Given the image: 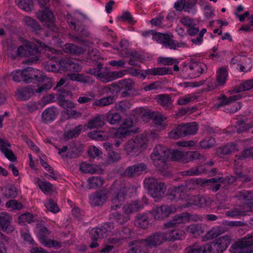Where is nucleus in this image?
Masks as SVG:
<instances>
[{"instance_id": "nucleus-1", "label": "nucleus", "mask_w": 253, "mask_h": 253, "mask_svg": "<svg viewBox=\"0 0 253 253\" xmlns=\"http://www.w3.org/2000/svg\"><path fill=\"white\" fill-rule=\"evenodd\" d=\"M112 187L114 192L111 199V209L116 210L125 201L127 193L132 186L125 181L117 180L114 183Z\"/></svg>"}, {"instance_id": "nucleus-2", "label": "nucleus", "mask_w": 253, "mask_h": 253, "mask_svg": "<svg viewBox=\"0 0 253 253\" xmlns=\"http://www.w3.org/2000/svg\"><path fill=\"white\" fill-rule=\"evenodd\" d=\"M37 44L28 42L25 44L21 45L18 47V52L20 56L29 57L35 56L27 59L23 62L24 63H36L39 60L38 55L40 54V48L43 49L46 47V45L42 42L36 41Z\"/></svg>"}, {"instance_id": "nucleus-3", "label": "nucleus", "mask_w": 253, "mask_h": 253, "mask_svg": "<svg viewBox=\"0 0 253 253\" xmlns=\"http://www.w3.org/2000/svg\"><path fill=\"white\" fill-rule=\"evenodd\" d=\"M37 71L30 67H27L22 70H17L11 73L13 80L15 82H20L23 81L26 83H31L33 80L39 82L43 81L44 77L34 74Z\"/></svg>"}, {"instance_id": "nucleus-4", "label": "nucleus", "mask_w": 253, "mask_h": 253, "mask_svg": "<svg viewBox=\"0 0 253 253\" xmlns=\"http://www.w3.org/2000/svg\"><path fill=\"white\" fill-rule=\"evenodd\" d=\"M145 186L150 195L154 197L160 199L164 196L167 186L163 182H159L154 177H148L144 180Z\"/></svg>"}, {"instance_id": "nucleus-5", "label": "nucleus", "mask_w": 253, "mask_h": 253, "mask_svg": "<svg viewBox=\"0 0 253 253\" xmlns=\"http://www.w3.org/2000/svg\"><path fill=\"white\" fill-rule=\"evenodd\" d=\"M139 240L147 250H149V249L158 248L165 242L168 241L169 239L166 233L158 231L147 236L144 239Z\"/></svg>"}, {"instance_id": "nucleus-6", "label": "nucleus", "mask_w": 253, "mask_h": 253, "mask_svg": "<svg viewBox=\"0 0 253 253\" xmlns=\"http://www.w3.org/2000/svg\"><path fill=\"white\" fill-rule=\"evenodd\" d=\"M146 141L145 135L142 134L139 135L129 140L126 143L124 149L128 154L137 155L141 152L140 148L146 144Z\"/></svg>"}, {"instance_id": "nucleus-7", "label": "nucleus", "mask_w": 253, "mask_h": 253, "mask_svg": "<svg viewBox=\"0 0 253 253\" xmlns=\"http://www.w3.org/2000/svg\"><path fill=\"white\" fill-rule=\"evenodd\" d=\"M37 17L42 22L46 24L47 27L53 32H57V27L54 24L55 18L49 6H45L43 9L39 10Z\"/></svg>"}, {"instance_id": "nucleus-8", "label": "nucleus", "mask_w": 253, "mask_h": 253, "mask_svg": "<svg viewBox=\"0 0 253 253\" xmlns=\"http://www.w3.org/2000/svg\"><path fill=\"white\" fill-rule=\"evenodd\" d=\"M233 251L238 253H253V239L247 235L235 242L232 246Z\"/></svg>"}, {"instance_id": "nucleus-9", "label": "nucleus", "mask_w": 253, "mask_h": 253, "mask_svg": "<svg viewBox=\"0 0 253 253\" xmlns=\"http://www.w3.org/2000/svg\"><path fill=\"white\" fill-rule=\"evenodd\" d=\"M74 30L75 34H69L70 39L74 42L82 43L84 42L83 39L89 37L90 35L86 26L79 21L77 25L75 26Z\"/></svg>"}, {"instance_id": "nucleus-10", "label": "nucleus", "mask_w": 253, "mask_h": 253, "mask_svg": "<svg viewBox=\"0 0 253 253\" xmlns=\"http://www.w3.org/2000/svg\"><path fill=\"white\" fill-rule=\"evenodd\" d=\"M118 86L120 91L122 92V97H129L134 88L135 82L129 78L123 79L119 81Z\"/></svg>"}, {"instance_id": "nucleus-11", "label": "nucleus", "mask_w": 253, "mask_h": 253, "mask_svg": "<svg viewBox=\"0 0 253 253\" xmlns=\"http://www.w3.org/2000/svg\"><path fill=\"white\" fill-rule=\"evenodd\" d=\"M153 39L162 44L163 46L170 49L175 50V41L170 38L168 34L156 33L153 35Z\"/></svg>"}, {"instance_id": "nucleus-12", "label": "nucleus", "mask_w": 253, "mask_h": 253, "mask_svg": "<svg viewBox=\"0 0 253 253\" xmlns=\"http://www.w3.org/2000/svg\"><path fill=\"white\" fill-rule=\"evenodd\" d=\"M50 234L47 228L44 226H40L38 238L41 243L45 247H58L59 243L52 240H48L47 238V235Z\"/></svg>"}, {"instance_id": "nucleus-13", "label": "nucleus", "mask_w": 253, "mask_h": 253, "mask_svg": "<svg viewBox=\"0 0 253 253\" xmlns=\"http://www.w3.org/2000/svg\"><path fill=\"white\" fill-rule=\"evenodd\" d=\"M169 150L166 147L161 145H156L150 157L152 161L156 160H169Z\"/></svg>"}, {"instance_id": "nucleus-14", "label": "nucleus", "mask_w": 253, "mask_h": 253, "mask_svg": "<svg viewBox=\"0 0 253 253\" xmlns=\"http://www.w3.org/2000/svg\"><path fill=\"white\" fill-rule=\"evenodd\" d=\"M187 194L185 192L182 186L180 185L177 186H174L170 190H169L166 194L168 199L171 201L175 200L178 201L180 200H183L186 198Z\"/></svg>"}, {"instance_id": "nucleus-15", "label": "nucleus", "mask_w": 253, "mask_h": 253, "mask_svg": "<svg viewBox=\"0 0 253 253\" xmlns=\"http://www.w3.org/2000/svg\"><path fill=\"white\" fill-rule=\"evenodd\" d=\"M188 221V213L187 212H182L173 216L171 220L165 224V226L167 228L176 227L181 224L185 223Z\"/></svg>"}, {"instance_id": "nucleus-16", "label": "nucleus", "mask_w": 253, "mask_h": 253, "mask_svg": "<svg viewBox=\"0 0 253 253\" xmlns=\"http://www.w3.org/2000/svg\"><path fill=\"white\" fill-rule=\"evenodd\" d=\"M11 217L7 213H0V227L1 229L7 233H12L14 227L11 225Z\"/></svg>"}, {"instance_id": "nucleus-17", "label": "nucleus", "mask_w": 253, "mask_h": 253, "mask_svg": "<svg viewBox=\"0 0 253 253\" xmlns=\"http://www.w3.org/2000/svg\"><path fill=\"white\" fill-rule=\"evenodd\" d=\"M107 199L108 196L106 191H97L90 196V203L93 206L102 205Z\"/></svg>"}, {"instance_id": "nucleus-18", "label": "nucleus", "mask_w": 253, "mask_h": 253, "mask_svg": "<svg viewBox=\"0 0 253 253\" xmlns=\"http://www.w3.org/2000/svg\"><path fill=\"white\" fill-rule=\"evenodd\" d=\"M89 236L92 240L89 247L91 248H96L99 245L97 241L106 237L105 229L100 228H93L89 232Z\"/></svg>"}, {"instance_id": "nucleus-19", "label": "nucleus", "mask_w": 253, "mask_h": 253, "mask_svg": "<svg viewBox=\"0 0 253 253\" xmlns=\"http://www.w3.org/2000/svg\"><path fill=\"white\" fill-rule=\"evenodd\" d=\"M58 112L56 108L52 107L46 109L42 114V122L48 124L53 121L57 117Z\"/></svg>"}, {"instance_id": "nucleus-20", "label": "nucleus", "mask_w": 253, "mask_h": 253, "mask_svg": "<svg viewBox=\"0 0 253 253\" xmlns=\"http://www.w3.org/2000/svg\"><path fill=\"white\" fill-rule=\"evenodd\" d=\"M84 145L79 142L73 141L70 145V150L67 153L66 157L75 158L79 156L83 151Z\"/></svg>"}, {"instance_id": "nucleus-21", "label": "nucleus", "mask_w": 253, "mask_h": 253, "mask_svg": "<svg viewBox=\"0 0 253 253\" xmlns=\"http://www.w3.org/2000/svg\"><path fill=\"white\" fill-rule=\"evenodd\" d=\"M128 246L131 247L127 253H149V252L139 239L129 242Z\"/></svg>"}, {"instance_id": "nucleus-22", "label": "nucleus", "mask_w": 253, "mask_h": 253, "mask_svg": "<svg viewBox=\"0 0 253 253\" xmlns=\"http://www.w3.org/2000/svg\"><path fill=\"white\" fill-rule=\"evenodd\" d=\"M102 64L101 62L98 63L96 68L89 69L86 71L87 74H90L99 79L101 82L105 83L106 76V69L105 71H102Z\"/></svg>"}, {"instance_id": "nucleus-23", "label": "nucleus", "mask_w": 253, "mask_h": 253, "mask_svg": "<svg viewBox=\"0 0 253 253\" xmlns=\"http://www.w3.org/2000/svg\"><path fill=\"white\" fill-rule=\"evenodd\" d=\"M63 50L66 53L76 56H80L85 51V49L83 47L69 43L64 45Z\"/></svg>"}, {"instance_id": "nucleus-24", "label": "nucleus", "mask_w": 253, "mask_h": 253, "mask_svg": "<svg viewBox=\"0 0 253 253\" xmlns=\"http://www.w3.org/2000/svg\"><path fill=\"white\" fill-rule=\"evenodd\" d=\"M155 99L159 104L166 109H170L173 107V101L169 94H159L156 97Z\"/></svg>"}, {"instance_id": "nucleus-25", "label": "nucleus", "mask_w": 253, "mask_h": 253, "mask_svg": "<svg viewBox=\"0 0 253 253\" xmlns=\"http://www.w3.org/2000/svg\"><path fill=\"white\" fill-rule=\"evenodd\" d=\"M105 124L104 115L97 114L92 119L88 121L86 126L90 129L98 128L102 127Z\"/></svg>"}, {"instance_id": "nucleus-26", "label": "nucleus", "mask_w": 253, "mask_h": 253, "mask_svg": "<svg viewBox=\"0 0 253 253\" xmlns=\"http://www.w3.org/2000/svg\"><path fill=\"white\" fill-rule=\"evenodd\" d=\"M104 115V120L112 125H118L121 122V115L116 112L110 111Z\"/></svg>"}, {"instance_id": "nucleus-27", "label": "nucleus", "mask_w": 253, "mask_h": 253, "mask_svg": "<svg viewBox=\"0 0 253 253\" xmlns=\"http://www.w3.org/2000/svg\"><path fill=\"white\" fill-rule=\"evenodd\" d=\"M149 217L146 213H138L135 216L134 224L135 226L143 229H146L149 225Z\"/></svg>"}, {"instance_id": "nucleus-28", "label": "nucleus", "mask_w": 253, "mask_h": 253, "mask_svg": "<svg viewBox=\"0 0 253 253\" xmlns=\"http://www.w3.org/2000/svg\"><path fill=\"white\" fill-rule=\"evenodd\" d=\"M185 124H180L169 133V137L172 139H178L186 136Z\"/></svg>"}, {"instance_id": "nucleus-29", "label": "nucleus", "mask_w": 253, "mask_h": 253, "mask_svg": "<svg viewBox=\"0 0 253 253\" xmlns=\"http://www.w3.org/2000/svg\"><path fill=\"white\" fill-rule=\"evenodd\" d=\"M189 67L192 71L191 74L192 77L196 78L203 73L206 65L202 62H194L191 64Z\"/></svg>"}, {"instance_id": "nucleus-30", "label": "nucleus", "mask_w": 253, "mask_h": 253, "mask_svg": "<svg viewBox=\"0 0 253 253\" xmlns=\"http://www.w3.org/2000/svg\"><path fill=\"white\" fill-rule=\"evenodd\" d=\"M186 231L193 237H197L204 233V227L200 224H192L186 228Z\"/></svg>"}, {"instance_id": "nucleus-31", "label": "nucleus", "mask_w": 253, "mask_h": 253, "mask_svg": "<svg viewBox=\"0 0 253 253\" xmlns=\"http://www.w3.org/2000/svg\"><path fill=\"white\" fill-rule=\"evenodd\" d=\"M81 170L84 173H99L102 171V169L96 165H91L86 163H82L80 166Z\"/></svg>"}, {"instance_id": "nucleus-32", "label": "nucleus", "mask_w": 253, "mask_h": 253, "mask_svg": "<svg viewBox=\"0 0 253 253\" xmlns=\"http://www.w3.org/2000/svg\"><path fill=\"white\" fill-rule=\"evenodd\" d=\"M16 94L18 95V99L26 100L31 97V94H34V89L30 86L21 88L17 90Z\"/></svg>"}, {"instance_id": "nucleus-33", "label": "nucleus", "mask_w": 253, "mask_h": 253, "mask_svg": "<svg viewBox=\"0 0 253 253\" xmlns=\"http://www.w3.org/2000/svg\"><path fill=\"white\" fill-rule=\"evenodd\" d=\"M253 88V80H247L239 86L235 87L233 90L230 91V94L238 93L245 90H248Z\"/></svg>"}, {"instance_id": "nucleus-34", "label": "nucleus", "mask_w": 253, "mask_h": 253, "mask_svg": "<svg viewBox=\"0 0 253 253\" xmlns=\"http://www.w3.org/2000/svg\"><path fill=\"white\" fill-rule=\"evenodd\" d=\"M83 129L82 125L76 126L74 128L70 129L64 133V138L66 140L78 137L81 132Z\"/></svg>"}, {"instance_id": "nucleus-35", "label": "nucleus", "mask_w": 253, "mask_h": 253, "mask_svg": "<svg viewBox=\"0 0 253 253\" xmlns=\"http://www.w3.org/2000/svg\"><path fill=\"white\" fill-rule=\"evenodd\" d=\"M88 189H95L99 188L103 185L104 183L103 179L100 176H92L88 179Z\"/></svg>"}, {"instance_id": "nucleus-36", "label": "nucleus", "mask_w": 253, "mask_h": 253, "mask_svg": "<svg viewBox=\"0 0 253 253\" xmlns=\"http://www.w3.org/2000/svg\"><path fill=\"white\" fill-rule=\"evenodd\" d=\"M127 72H128V71L126 70H124L119 72H111L109 71V70L106 69L105 83H108L109 82L112 81L117 78L122 77L124 76Z\"/></svg>"}, {"instance_id": "nucleus-37", "label": "nucleus", "mask_w": 253, "mask_h": 253, "mask_svg": "<svg viewBox=\"0 0 253 253\" xmlns=\"http://www.w3.org/2000/svg\"><path fill=\"white\" fill-rule=\"evenodd\" d=\"M201 156L198 151H183L182 162L187 163L194 160L198 159Z\"/></svg>"}, {"instance_id": "nucleus-38", "label": "nucleus", "mask_w": 253, "mask_h": 253, "mask_svg": "<svg viewBox=\"0 0 253 253\" xmlns=\"http://www.w3.org/2000/svg\"><path fill=\"white\" fill-rule=\"evenodd\" d=\"M156 170L161 173L166 171L169 168L168 160H156L152 161Z\"/></svg>"}, {"instance_id": "nucleus-39", "label": "nucleus", "mask_w": 253, "mask_h": 253, "mask_svg": "<svg viewBox=\"0 0 253 253\" xmlns=\"http://www.w3.org/2000/svg\"><path fill=\"white\" fill-rule=\"evenodd\" d=\"M204 253H221L223 251L216 243L212 242L203 245Z\"/></svg>"}, {"instance_id": "nucleus-40", "label": "nucleus", "mask_w": 253, "mask_h": 253, "mask_svg": "<svg viewBox=\"0 0 253 253\" xmlns=\"http://www.w3.org/2000/svg\"><path fill=\"white\" fill-rule=\"evenodd\" d=\"M114 101V97L113 96L110 95L98 100H96L95 101H94L92 105L93 106L104 107L113 104Z\"/></svg>"}, {"instance_id": "nucleus-41", "label": "nucleus", "mask_w": 253, "mask_h": 253, "mask_svg": "<svg viewBox=\"0 0 253 253\" xmlns=\"http://www.w3.org/2000/svg\"><path fill=\"white\" fill-rule=\"evenodd\" d=\"M57 100L60 106L64 109H72L75 107V104L71 101L65 99V97L60 94H57Z\"/></svg>"}, {"instance_id": "nucleus-42", "label": "nucleus", "mask_w": 253, "mask_h": 253, "mask_svg": "<svg viewBox=\"0 0 253 253\" xmlns=\"http://www.w3.org/2000/svg\"><path fill=\"white\" fill-rule=\"evenodd\" d=\"M139 130L138 127L134 128H128L126 127L119 128L116 132V135L120 138H124L129 135L132 133H135L138 132Z\"/></svg>"}, {"instance_id": "nucleus-43", "label": "nucleus", "mask_w": 253, "mask_h": 253, "mask_svg": "<svg viewBox=\"0 0 253 253\" xmlns=\"http://www.w3.org/2000/svg\"><path fill=\"white\" fill-rule=\"evenodd\" d=\"M27 26L33 32H38L41 30V26L38 22L30 17H26L25 19Z\"/></svg>"}, {"instance_id": "nucleus-44", "label": "nucleus", "mask_w": 253, "mask_h": 253, "mask_svg": "<svg viewBox=\"0 0 253 253\" xmlns=\"http://www.w3.org/2000/svg\"><path fill=\"white\" fill-rule=\"evenodd\" d=\"M189 204L196 205L200 207H202L207 205L208 201L205 197H204L200 195H194L191 197L190 202Z\"/></svg>"}, {"instance_id": "nucleus-45", "label": "nucleus", "mask_w": 253, "mask_h": 253, "mask_svg": "<svg viewBox=\"0 0 253 253\" xmlns=\"http://www.w3.org/2000/svg\"><path fill=\"white\" fill-rule=\"evenodd\" d=\"M237 151V149L236 148V145L233 144L231 145H226L223 147L218 148L217 150V152L218 154L220 155H226L230 154L233 152H235Z\"/></svg>"}, {"instance_id": "nucleus-46", "label": "nucleus", "mask_w": 253, "mask_h": 253, "mask_svg": "<svg viewBox=\"0 0 253 253\" xmlns=\"http://www.w3.org/2000/svg\"><path fill=\"white\" fill-rule=\"evenodd\" d=\"M239 200L253 201V192L243 190L237 192L235 196Z\"/></svg>"}, {"instance_id": "nucleus-47", "label": "nucleus", "mask_w": 253, "mask_h": 253, "mask_svg": "<svg viewBox=\"0 0 253 253\" xmlns=\"http://www.w3.org/2000/svg\"><path fill=\"white\" fill-rule=\"evenodd\" d=\"M241 98V95L240 94L233 95L228 98L226 97L225 95H223L220 99V102L217 105V108H218L222 106L228 105L236 100L240 99Z\"/></svg>"}, {"instance_id": "nucleus-48", "label": "nucleus", "mask_w": 253, "mask_h": 253, "mask_svg": "<svg viewBox=\"0 0 253 253\" xmlns=\"http://www.w3.org/2000/svg\"><path fill=\"white\" fill-rule=\"evenodd\" d=\"M15 2L22 10L27 12L31 11L33 6L32 0H15Z\"/></svg>"}, {"instance_id": "nucleus-49", "label": "nucleus", "mask_w": 253, "mask_h": 253, "mask_svg": "<svg viewBox=\"0 0 253 253\" xmlns=\"http://www.w3.org/2000/svg\"><path fill=\"white\" fill-rule=\"evenodd\" d=\"M131 106V104L129 101H123L116 103L114 108L116 111L125 113L129 110Z\"/></svg>"}, {"instance_id": "nucleus-50", "label": "nucleus", "mask_w": 253, "mask_h": 253, "mask_svg": "<svg viewBox=\"0 0 253 253\" xmlns=\"http://www.w3.org/2000/svg\"><path fill=\"white\" fill-rule=\"evenodd\" d=\"M59 61L58 62L48 61L44 64V68L47 71L57 72L59 71Z\"/></svg>"}, {"instance_id": "nucleus-51", "label": "nucleus", "mask_w": 253, "mask_h": 253, "mask_svg": "<svg viewBox=\"0 0 253 253\" xmlns=\"http://www.w3.org/2000/svg\"><path fill=\"white\" fill-rule=\"evenodd\" d=\"M185 232L183 230L176 229L172 230L169 234V236L168 237V241H174L176 240H182L183 238H184Z\"/></svg>"}, {"instance_id": "nucleus-52", "label": "nucleus", "mask_w": 253, "mask_h": 253, "mask_svg": "<svg viewBox=\"0 0 253 253\" xmlns=\"http://www.w3.org/2000/svg\"><path fill=\"white\" fill-rule=\"evenodd\" d=\"M185 253H204L203 246L194 243L185 249Z\"/></svg>"}, {"instance_id": "nucleus-53", "label": "nucleus", "mask_w": 253, "mask_h": 253, "mask_svg": "<svg viewBox=\"0 0 253 253\" xmlns=\"http://www.w3.org/2000/svg\"><path fill=\"white\" fill-rule=\"evenodd\" d=\"M231 238L229 235L223 236L219 237L217 242H216L220 247L223 251L226 250L231 242Z\"/></svg>"}, {"instance_id": "nucleus-54", "label": "nucleus", "mask_w": 253, "mask_h": 253, "mask_svg": "<svg viewBox=\"0 0 253 253\" xmlns=\"http://www.w3.org/2000/svg\"><path fill=\"white\" fill-rule=\"evenodd\" d=\"M184 124L187 136L193 135L197 133L198 129V125L196 122H191Z\"/></svg>"}, {"instance_id": "nucleus-55", "label": "nucleus", "mask_w": 253, "mask_h": 253, "mask_svg": "<svg viewBox=\"0 0 253 253\" xmlns=\"http://www.w3.org/2000/svg\"><path fill=\"white\" fill-rule=\"evenodd\" d=\"M236 125L238 126L237 129V132L239 133L247 131L250 128L253 127V124L246 123L244 120H239L236 122Z\"/></svg>"}, {"instance_id": "nucleus-56", "label": "nucleus", "mask_w": 253, "mask_h": 253, "mask_svg": "<svg viewBox=\"0 0 253 253\" xmlns=\"http://www.w3.org/2000/svg\"><path fill=\"white\" fill-rule=\"evenodd\" d=\"M215 141L214 138L210 137L206 138L200 142V146L203 149H209L214 146Z\"/></svg>"}, {"instance_id": "nucleus-57", "label": "nucleus", "mask_w": 253, "mask_h": 253, "mask_svg": "<svg viewBox=\"0 0 253 253\" xmlns=\"http://www.w3.org/2000/svg\"><path fill=\"white\" fill-rule=\"evenodd\" d=\"M110 218L116 220L120 224H123L129 220L128 216H125L118 212H115L110 215Z\"/></svg>"}, {"instance_id": "nucleus-58", "label": "nucleus", "mask_w": 253, "mask_h": 253, "mask_svg": "<svg viewBox=\"0 0 253 253\" xmlns=\"http://www.w3.org/2000/svg\"><path fill=\"white\" fill-rule=\"evenodd\" d=\"M13 43H9L7 44V55L12 58H15L17 56H20V53L18 52V48Z\"/></svg>"}, {"instance_id": "nucleus-59", "label": "nucleus", "mask_w": 253, "mask_h": 253, "mask_svg": "<svg viewBox=\"0 0 253 253\" xmlns=\"http://www.w3.org/2000/svg\"><path fill=\"white\" fill-rule=\"evenodd\" d=\"M47 210L53 212L57 213L59 211V209L57 204L52 200L49 199L44 204Z\"/></svg>"}, {"instance_id": "nucleus-60", "label": "nucleus", "mask_w": 253, "mask_h": 253, "mask_svg": "<svg viewBox=\"0 0 253 253\" xmlns=\"http://www.w3.org/2000/svg\"><path fill=\"white\" fill-rule=\"evenodd\" d=\"M227 77V70L224 68H220L216 78V81L218 84L220 85H223L225 82Z\"/></svg>"}, {"instance_id": "nucleus-61", "label": "nucleus", "mask_w": 253, "mask_h": 253, "mask_svg": "<svg viewBox=\"0 0 253 253\" xmlns=\"http://www.w3.org/2000/svg\"><path fill=\"white\" fill-rule=\"evenodd\" d=\"M130 59L128 63L130 65L136 66L137 65L136 61H141L142 59V56L137 52L133 51L131 52L130 55Z\"/></svg>"}, {"instance_id": "nucleus-62", "label": "nucleus", "mask_w": 253, "mask_h": 253, "mask_svg": "<svg viewBox=\"0 0 253 253\" xmlns=\"http://www.w3.org/2000/svg\"><path fill=\"white\" fill-rule=\"evenodd\" d=\"M160 207L165 217L176 211V209L174 207L169 205H163Z\"/></svg>"}, {"instance_id": "nucleus-63", "label": "nucleus", "mask_w": 253, "mask_h": 253, "mask_svg": "<svg viewBox=\"0 0 253 253\" xmlns=\"http://www.w3.org/2000/svg\"><path fill=\"white\" fill-rule=\"evenodd\" d=\"M121 175L130 178L137 176L134 165L127 167Z\"/></svg>"}, {"instance_id": "nucleus-64", "label": "nucleus", "mask_w": 253, "mask_h": 253, "mask_svg": "<svg viewBox=\"0 0 253 253\" xmlns=\"http://www.w3.org/2000/svg\"><path fill=\"white\" fill-rule=\"evenodd\" d=\"M6 206L8 208H11L13 210H19L22 209L23 205L20 202L15 200L8 201L6 203Z\"/></svg>"}]
</instances>
